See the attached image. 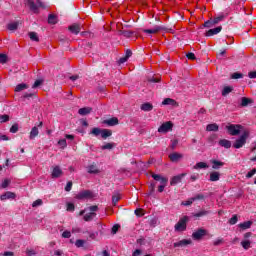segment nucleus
Masks as SVG:
<instances>
[{"instance_id":"1","label":"nucleus","mask_w":256,"mask_h":256,"mask_svg":"<svg viewBox=\"0 0 256 256\" xmlns=\"http://www.w3.org/2000/svg\"><path fill=\"white\" fill-rule=\"evenodd\" d=\"M26 5L29 7L30 11L35 14L39 13V9H46L47 7L45 2L41 0H26Z\"/></svg>"},{"instance_id":"2","label":"nucleus","mask_w":256,"mask_h":256,"mask_svg":"<svg viewBox=\"0 0 256 256\" xmlns=\"http://www.w3.org/2000/svg\"><path fill=\"white\" fill-rule=\"evenodd\" d=\"M90 135H94V137H99V135H101L102 139H107L113 135V131L95 127L91 130Z\"/></svg>"},{"instance_id":"3","label":"nucleus","mask_w":256,"mask_h":256,"mask_svg":"<svg viewBox=\"0 0 256 256\" xmlns=\"http://www.w3.org/2000/svg\"><path fill=\"white\" fill-rule=\"evenodd\" d=\"M247 139H249V131L245 130L233 144L234 149H241L247 143Z\"/></svg>"},{"instance_id":"4","label":"nucleus","mask_w":256,"mask_h":256,"mask_svg":"<svg viewBox=\"0 0 256 256\" xmlns=\"http://www.w3.org/2000/svg\"><path fill=\"white\" fill-rule=\"evenodd\" d=\"M160 31H163L164 33H173V28H167L165 26H155L152 29H144L143 33H148V34H155L159 33Z\"/></svg>"},{"instance_id":"5","label":"nucleus","mask_w":256,"mask_h":256,"mask_svg":"<svg viewBox=\"0 0 256 256\" xmlns=\"http://www.w3.org/2000/svg\"><path fill=\"white\" fill-rule=\"evenodd\" d=\"M187 221H189V217L184 216L182 217L178 223L174 226L175 231L181 233L187 230Z\"/></svg>"},{"instance_id":"6","label":"nucleus","mask_w":256,"mask_h":256,"mask_svg":"<svg viewBox=\"0 0 256 256\" xmlns=\"http://www.w3.org/2000/svg\"><path fill=\"white\" fill-rule=\"evenodd\" d=\"M226 129L229 133V135L237 136L239 133H241V129H243V126L240 124H229L226 126Z\"/></svg>"},{"instance_id":"7","label":"nucleus","mask_w":256,"mask_h":256,"mask_svg":"<svg viewBox=\"0 0 256 256\" xmlns=\"http://www.w3.org/2000/svg\"><path fill=\"white\" fill-rule=\"evenodd\" d=\"M169 131H173V122L171 121L163 123L158 128V133H169Z\"/></svg>"},{"instance_id":"8","label":"nucleus","mask_w":256,"mask_h":256,"mask_svg":"<svg viewBox=\"0 0 256 256\" xmlns=\"http://www.w3.org/2000/svg\"><path fill=\"white\" fill-rule=\"evenodd\" d=\"M205 235H207V230L199 228L197 231L193 232L192 239H194V241H201Z\"/></svg>"},{"instance_id":"9","label":"nucleus","mask_w":256,"mask_h":256,"mask_svg":"<svg viewBox=\"0 0 256 256\" xmlns=\"http://www.w3.org/2000/svg\"><path fill=\"white\" fill-rule=\"evenodd\" d=\"M93 198V192L90 190H83L76 195V199H91Z\"/></svg>"},{"instance_id":"10","label":"nucleus","mask_w":256,"mask_h":256,"mask_svg":"<svg viewBox=\"0 0 256 256\" xmlns=\"http://www.w3.org/2000/svg\"><path fill=\"white\" fill-rule=\"evenodd\" d=\"M169 159L172 163H179V161H181V159H183V154H181L179 152H173V153L169 154Z\"/></svg>"},{"instance_id":"11","label":"nucleus","mask_w":256,"mask_h":256,"mask_svg":"<svg viewBox=\"0 0 256 256\" xmlns=\"http://www.w3.org/2000/svg\"><path fill=\"white\" fill-rule=\"evenodd\" d=\"M104 125L108 127H115V125H119V119L117 117H113L110 119H106L102 122Z\"/></svg>"},{"instance_id":"12","label":"nucleus","mask_w":256,"mask_h":256,"mask_svg":"<svg viewBox=\"0 0 256 256\" xmlns=\"http://www.w3.org/2000/svg\"><path fill=\"white\" fill-rule=\"evenodd\" d=\"M193 241L191 239H183L178 242H175L173 245L175 248L177 247H187V245H192Z\"/></svg>"},{"instance_id":"13","label":"nucleus","mask_w":256,"mask_h":256,"mask_svg":"<svg viewBox=\"0 0 256 256\" xmlns=\"http://www.w3.org/2000/svg\"><path fill=\"white\" fill-rule=\"evenodd\" d=\"M187 173H182L179 175H176L174 177H172L171 181H170V185H177L178 183H181L183 177H186Z\"/></svg>"},{"instance_id":"14","label":"nucleus","mask_w":256,"mask_h":256,"mask_svg":"<svg viewBox=\"0 0 256 256\" xmlns=\"http://www.w3.org/2000/svg\"><path fill=\"white\" fill-rule=\"evenodd\" d=\"M68 30L74 35H79L81 33V24H72L68 27Z\"/></svg>"},{"instance_id":"15","label":"nucleus","mask_w":256,"mask_h":256,"mask_svg":"<svg viewBox=\"0 0 256 256\" xmlns=\"http://www.w3.org/2000/svg\"><path fill=\"white\" fill-rule=\"evenodd\" d=\"M88 169V173L90 175H97L98 173H101V170L97 168V164L96 163H93L92 165H89L87 167Z\"/></svg>"},{"instance_id":"16","label":"nucleus","mask_w":256,"mask_h":256,"mask_svg":"<svg viewBox=\"0 0 256 256\" xmlns=\"http://www.w3.org/2000/svg\"><path fill=\"white\" fill-rule=\"evenodd\" d=\"M52 179H58V177H61L63 175V170H61V167L55 166L52 171Z\"/></svg>"},{"instance_id":"17","label":"nucleus","mask_w":256,"mask_h":256,"mask_svg":"<svg viewBox=\"0 0 256 256\" xmlns=\"http://www.w3.org/2000/svg\"><path fill=\"white\" fill-rule=\"evenodd\" d=\"M222 29H223V27H221V26L210 29L206 32V37H212V35H217L218 33H221Z\"/></svg>"},{"instance_id":"18","label":"nucleus","mask_w":256,"mask_h":256,"mask_svg":"<svg viewBox=\"0 0 256 256\" xmlns=\"http://www.w3.org/2000/svg\"><path fill=\"white\" fill-rule=\"evenodd\" d=\"M15 197H17V195H15V193L8 191V192L2 194L0 196V199H1V201H7V199H15Z\"/></svg>"},{"instance_id":"19","label":"nucleus","mask_w":256,"mask_h":256,"mask_svg":"<svg viewBox=\"0 0 256 256\" xmlns=\"http://www.w3.org/2000/svg\"><path fill=\"white\" fill-rule=\"evenodd\" d=\"M218 144L220 147H224L225 149H231V141L227 139H221Z\"/></svg>"},{"instance_id":"20","label":"nucleus","mask_w":256,"mask_h":256,"mask_svg":"<svg viewBox=\"0 0 256 256\" xmlns=\"http://www.w3.org/2000/svg\"><path fill=\"white\" fill-rule=\"evenodd\" d=\"M212 163V169H221L223 165H225V162L219 161V160H211Z\"/></svg>"},{"instance_id":"21","label":"nucleus","mask_w":256,"mask_h":256,"mask_svg":"<svg viewBox=\"0 0 256 256\" xmlns=\"http://www.w3.org/2000/svg\"><path fill=\"white\" fill-rule=\"evenodd\" d=\"M93 111V108L91 107H84V108H80L78 110L79 115L85 116V115H89V113H91Z\"/></svg>"},{"instance_id":"22","label":"nucleus","mask_w":256,"mask_h":256,"mask_svg":"<svg viewBox=\"0 0 256 256\" xmlns=\"http://www.w3.org/2000/svg\"><path fill=\"white\" fill-rule=\"evenodd\" d=\"M152 178L155 180V181H160V183H167L169 181V179L165 178V177H162L161 175L159 174H152Z\"/></svg>"},{"instance_id":"23","label":"nucleus","mask_w":256,"mask_h":256,"mask_svg":"<svg viewBox=\"0 0 256 256\" xmlns=\"http://www.w3.org/2000/svg\"><path fill=\"white\" fill-rule=\"evenodd\" d=\"M141 111H153V104L146 102L140 106Z\"/></svg>"},{"instance_id":"24","label":"nucleus","mask_w":256,"mask_h":256,"mask_svg":"<svg viewBox=\"0 0 256 256\" xmlns=\"http://www.w3.org/2000/svg\"><path fill=\"white\" fill-rule=\"evenodd\" d=\"M221 179V174L219 172H211L210 173V181L215 182Z\"/></svg>"},{"instance_id":"25","label":"nucleus","mask_w":256,"mask_h":256,"mask_svg":"<svg viewBox=\"0 0 256 256\" xmlns=\"http://www.w3.org/2000/svg\"><path fill=\"white\" fill-rule=\"evenodd\" d=\"M9 31H17L19 29V22H12L7 25Z\"/></svg>"},{"instance_id":"26","label":"nucleus","mask_w":256,"mask_h":256,"mask_svg":"<svg viewBox=\"0 0 256 256\" xmlns=\"http://www.w3.org/2000/svg\"><path fill=\"white\" fill-rule=\"evenodd\" d=\"M193 169H209V165L205 162H198L193 166Z\"/></svg>"},{"instance_id":"27","label":"nucleus","mask_w":256,"mask_h":256,"mask_svg":"<svg viewBox=\"0 0 256 256\" xmlns=\"http://www.w3.org/2000/svg\"><path fill=\"white\" fill-rule=\"evenodd\" d=\"M95 217H97V213L90 212V213L84 215V221H93V219H95Z\"/></svg>"},{"instance_id":"28","label":"nucleus","mask_w":256,"mask_h":256,"mask_svg":"<svg viewBox=\"0 0 256 256\" xmlns=\"http://www.w3.org/2000/svg\"><path fill=\"white\" fill-rule=\"evenodd\" d=\"M206 131H219V125H217L216 123L208 124L206 126Z\"/></svg>"},{"instance_id":"29","label":"nucleus","mask_w":256,"mask_h":256,"mask_svg":"<svg viewBox=\"0 0 256 256\" xmlns=\"http://www.w3.org/2000/svg\"><path fill=\"white\" fill-rule=\"evenodd\" d=\"M37 135H39V128H37V126H34L30 131V139H34L35 137H37Z\"/></svg>"},{"instance_id":"30","label":"nucleus","mask_w":256,"mask_h":256,"mask_svg":"<svg viewBox=\"0 0 256 256\" xmlns=\"http://www.w3.org/2000/svg\"><path fill=\"white\" fill-rule=\"evenodd\" d=\"M253 225L252 221H246L244 223L239 224L240 229H251V226Z\"/></svg>"},{"instance_id":"31","label":"nucleus","mask_w":256,"mask_h":256,"mask_svg":"<svg viewBox=\"0 0 256 256\" xmlns=\"http://www.w3.org/2000/svg\"><path fill=\"white\" fill-rule=\"evenodd\" d=\"M119 201H121V194L115 193L112 196V204L115 206V205H117V203H119Z\"/></svg>"},{"instance_id":"32","label":"nucleus","mask_w":256,"mask_h":256,"mask_svg":"<svg viewBox=\"0 0 256 256\" xmlns=\"http://www.w3.org/2000/svg\"><path fill=\"white\" fill-rule=\"evenodd\" d=\"M48 23L50 25H55L57 23V16L55 14H50L48 16Z\"/></svg>"},{"instance_id":"33","label":"nucleus","mask_w":256,"mask_h":256,"mask_svg":"<svg viewBox=\"0 0 256 256\" xmlns=\"http://www.w3.org/2000/svg\"><path fill=\"white\" fill-rule=\"evenodd\" d=\"M232 91L233 88L231 86L224 87L222 90V97H227V95H229V93H231Z\"/></svg>"},{"instance_id":"34","label":"nucleus","mask_w":256,"mask_h":256,"mask_svg":"<svg viewBox=\"0 0 256 256\" xmlns=\"http://www.w3.org/2000/svg\"><path fill=\"white\" fill-rule=\"evenodd\" d=\"M119 35H123V37H131L133 35V31H129V30H119L118 31Z\"/></svg>"},{"instance_id":"35","label":"nucleus","mask_w":256,"mask_h":256,"mask_svg":"<svg viewBox=\"0 0 256 256\" xmlns=\"http://www.w3.org/2000/svg\"><path fill=\"white\" fill-rule=\"evenodd\" d=\"M250 103H253L252 99L242 97L241 107H247V105H249Z\"/></svg>"},{"instance_id":"36","label":"nucleus","mask_w":256,"mask_h":256,"mask_svg":"<svg viewBox=\"0 0 256 256\" xmlns=\"http://www.w3.org/2000/svg\"><path fill=\"white\" fill-rule=\"evenodd\" d=\"M241 246L243 249L247 251V249H251V240H244L241 242Z\"/></svg>"},{"instance_id":"37","label":"nucleus","mask_w":256,"mask_h":256,"mask_svg":"<svg viewBox=\"0 0 256 256\" xmlns=\"http://www.w3.org/2000/svg\"><path fill=\"white\" fill-rule=\"evenodd\" d=\"M28 35L31 41H36L37 43H39V36L36 32H29Z\"/></svg>"},{"instance_id":"38","label":"nucleus","mask_w":256,"mask_h":256,"mask_svg":"<svg viewBox=\"0 0 256 256\" xmlns=\"http://www.w3.org/2000/svg\"><path fill=\"white\" fill-rule=\"evenodd\" d=\"M24 89H29V86H27V84L25 83H22L16 86L15 91L20 92V91H24Z\"/></svg>"},{"instance_id":"39","label":"nucleus","mask_w":256,"mask_h":256,"mask_svg":"<svg viewBox=\"0 0 256 256\" xmlns=\"http://www.w3.org/2000/svg\"><path fill=\"white\" fill-rule=\"evenodd\" d=\"M115 147V143H106L105 145L101 146L102 151L108 150L111 151Z\"/></svg>"},{"instance_id":"40","label":"nucleus","mask_w":256,"mask_h":256,"mask_svg":"<svg viewBox=\"0 0 256 256\" xmlns=\"http://www.w3.org/2000/svg\"><path fill=\"white\" fill-rule=\"evenodd\" d=\"M209 211L207 210H201L200 212L198 213H195L193 216L194 217H205L206 215H209Z\"/></svg>"},{"instance_id":"41","label":"nucleus","mask_w":256,"mask_h":256,"mask_svg":"<svg viewBox=\"0 0 256 256\" xmlns=\"http://www.w3.org/2000/svg\"><path fill=\"white\" fill-rule=\"evenodd\" d=\"M225 19V15H220L218 17H215L214 19H212L214 25H217L218 23H221V21H223Z\"/></svg>"},{"instance_id":"42","label":"nucleus","mask_w":256,"mask_h":256,"mask_svg":"<svg viewBox=\"0 0 256 256\" xmlns=\"http://www.w3.org/2000/svg\"><path fill=\"white\" fill-rule=\"evenodd\" d=\"M162 105H175V100H173L171 98H165L162 101Z\"/></svg>"},{"instance_id":"43","label":"nucleus","mask_w":256,"mask_h":256,"mask_svg":"<svg viewBox=\"0 0 256 256\" xmlns=\"http://www.w3.org/2000/svg\"><path fill=\"white\" fill-rule=\"evenodd\" d=\"M223 243H225V240H223V238H218L213 241L214 247H219V245H223Z\"/></svg>"},{"instance_id":"44","label":"nucleus","mask_w":256,"mask_h":256,"mask_svg":"<svg viewBox=\"0 0 256 256\" xmlns=\"http://www.w3.org/2000/svg\"><path fill=\"white\" fill-rule=\"evenodd\" d=\"M9 185H11V180L5 179V180L2 182L1 187H2V189H7V187H9Z\"/></svg>"},{"instance_id":"45","label":"nucleus","mask_w":256,"mask_h":256,"mask_svg":"<svg viewBox=\"0 0 256 256\" xmlns=\"http://www.w3.org/2000/svg\"><path fill=\"white\" fill-rule=\"evenodd\" d=\"M215 26V23L213 22V19H210L204 23V27H207L210 29L211 27Z\"/></svg>"},{"instance_id":"46","label":"nucleus","mask_w":256,"mask_h":256,"mask_svg":"<svg viewBox=\"0 0 256 256\" xmlns=\"http://www.w3.org/2000/svg\"><path fill=\"white\" fill-rule=\"evenodd\" d=\"M205 199V195L203 194H197L196 196L192 197V201H201Z\"/></svg>"},{"instance_id":"47","label":"nucleus","mask_w":256,"mask_h":256,"mask_svg":"<svg viewBox=\"0 0 256 256\" xmlns=\"http://www.w3.org/2000/svg\"><path fill=\"white\" fill-rule=\"evenodd\" d=\"M9 121V115L4 114L0 116V123H7Z\"/></svg>"},{"instance_id":"48","label":"nucleus","mask_w":256,"mask_h":256,"mask_svg":"<svg viewBox=\"0 0 256 256\" xmlns=\"http://www.w3.org/2000/svg\"><path fill=\"white\" fill-rule=\"evenodd\" d=\"M41 205H43V200H41V199L35 200L32 203V207H41Z\"/></svg>"},{"instance_id":"49","label":"nucleus","mask_w":256,"mask_h":256,"mask_svg":"<svg viewBox=\"0 0 256 256\" xmlns=\"http://www.w3.org/2000/svg\"><path fill=\"white\" fill-rule=\"evenodd\" d=\"M19 131V124H14L10 128V133H17Z\"/></svg>"},{"instance_id":"50","label":"nucleus","mask_w":256,"mask_h":256,"mask_svg":"<svg viewBox=\"0 0 256 256\" xmlns=\"http://www.w3.org/2000/svg\"><path fill=\"white\" fill-rule=\"evenodd\" d=\"M26 255L28 256H33V255H37V251H35L34 249H26Z\"/></svg>"},{"instance_id":"51","label":"nucleus","mask_w":256,"mask_h":256,"mask_svg":"<svg viewBox=\"0 0 256 256\" xmlns=\"http://www.w3.org/2000/svg\"><path fill=\"white\" fill-rule=\"evenodd\" d=\"M58 145H60V147H62V149H65V147H67V140H65V139L59 140Z\"/></svg>"},{"instance_id":"52","label":"nucleus","mask_w":256,"mask_h":256,"mask_svg":"<svg viewBox=\"0 0 256 256\" xmlns=\"http://www.w3.org/2000/svg\"><path fill=\"white\" fill-rule=\"evenodd\" d=\"M88 211H90V213H95V211H99V206L94 205V206H90L87 208Z\"/></svg>"},{"instance_id":"53","label":"nucleus","mask_w":256,"mask_h":256,"mask_svg":"<svg viewBox=\"0 0 256 256\" xmlns=\"http://www.w3.org/2000/svg\"><path fill=\"white\" fill-rule=\"evenodd\" d=\"M75 245L78 248L83 247V245H85V240L78 239L76 240Z\"/></svg>"},{"instance_id":"54","label":"nucleus","mask_w":256,"mask_h":256,"mask_svg":"<svg viewBox=\"0 0 256 256\" xmlns=\"http://www.w3.org/2000/svg\"><path fill=\"white\" fill-rule=\"evenodd\" d=\"M232 79H243V74L236 72L232 74Z\"/></svg>"},{"instance_id":"55","label":"nucleus","mask_w":256,"mask_h":256,"mask_svg":"<svg viewBox=\"0 0 256 256\" xmlns=\"http://www.w3.org/2000/svg\"><path fill=\"white\" fill-rule=\"evenodd\" d=\"M255 173H256V169L253 168L250 172H248L246 174L247 179H251V177H253V175H255Z\"/></svg>"},{"instance_id":"56","label":"nucleus","mask_w":256,"mask_h":256,"mask_svg":"<svg viewBox=\"0 0 256 256\" xmlns=\"http://www.w3.org/2000/svg\"><path fill=\"white\" fill-rule=\"evenodd\" d=\"M238 221L237 215H234L232 218H230L229 223L230 225H235Z\"/></svg>"},{"instance_id":"57","label":"nucleus","mask_w":256,"mask_h":256,"mask_svg":"<svg viewBox=\"0 0 256 256\" xmlns=\"http://www.w3.org/2000/svg\"><path fill=\"white\" fill-rule=\"evenodd\" d=\"M187 59H190L191 61H195L196 57L195 54L193 52H189L188 54H186Z\"/></svg>"},{"instance_id":"58","label":"nucleus","mask_w":256,"mask_h":256,"mask_svg":"<svg viewBox=\"0 0 256 256\" xmlns=\"http://www.w3.org/2000/svg\"><path fill=\"white\" fill-rule=\"evenodd\" d=\"M159 81H161L160 78H155V77L148 78V83H159Z\"/></svg>"},{"instance_id":"59","label":"nucleus","mask_w":256,"mask_h":256,"mask_svg":"<svg viewBox=\"0 0 256 256\" xmlns=\"http://www.w3.org/2000/svg\"><path fill=\"white\" fill-rule=\"evenodd\" d=\"M62 237L64 238V239H69L70 237H71V232L70 231H64L63 233H62Z\"/></svg>"},{"instance_id":"60","label":"nucleus","mask_w":256,"mask_h":256,"mask_svg":"<svg viewBox=\"0 0 256 256\" xmlns=\"http://www.w3.org/2000/svg\"><path fill=\"white\" fill-rule=\"evenodd\" d=\"M72 187H73V182H72V181H69V182L66 184L65 191H67V192L71 191Z\"/></svg>"},{"instance_id":"61","label":"nucleus","mask_w":256,"mask_h":256,"mask_svg":"<svg viewBox=\"0 0 256 256\" xmlns=\"http://www.w3.org/2000/svg\"><path fill=\"white\" fill-rule=\"evenodd\" d=\"M42 83V80H36L32 86V89H37V87H39V85H42Z\"/></svg>"},{"instance_id":"62","label":"nucleus","mask_w":256,"mask_h":256,"mask_svg":"<svg viewBox=\"0 0 256 256\" xmlns=\"http://www.w3.org/2000/svg\"><path fill=\"white\" fill-rule=\"evenodd\" d=\"M0 63H7V55L0 54Z\"/></svg>"},{"instance_id":"63","label":"nucleus","mask_w":256,"mask_h":256,"mask_svg":"<svg viewBox=\"0 0 256 256\" xmlns=\"http://www.w3.org/2000/svg\"><path fill=\"white\" fill-rule=\"evenodd\" d=\"M67 211H75V204L68 203L67 204Z\"/></svg>"},{"instance_id":"64","label":"nucleus","mask_w":256,"mask_h":256,"mask_svg":"<svg viewBox=\"0 0 256 256\" xmlns=\"http://www.w3.org/2000/svg\"><path fill=\"white\" fill-rule=\"evenodd\" d=\"M248 77H249L250 79H256V71L249 72V73H248Z\"/></svg>"}]
</instances>
